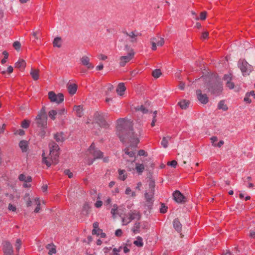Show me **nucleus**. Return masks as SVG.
I'll return each mask as SVG.
<instances>
[{
    "instance_id": "nucleus-1",
    "label": "nucleus",
    "mask_w": 255,
    "mask_h": 255,
    "mask_svg": "<svg viewBox=\"0 0 255 255\" xmlns=\"http://www.w3.org/2000/svg\"><path fill=\"white\" fill-rule=\"evenodd\" d=\"M117 134L123 142L128 140L130 143V146L125 149V154L132 157L135 155V152L130 149L135 148L139 142V137L141 135L142 131L140 128L133 129L132 121L125 119H119L117 121Z\"/></svg>"
},
{
    "instance_id": "nucleus-2",
    "label": "nucleus",
    "mask_w": 255,
    "mask_h": 255,
    "mask_svg": "<svg viewBox=\"0 0 255 255\" xmlns=\"http://www.w3.org/2000/svg\"><path fill=\"white\" fill-rule=\"evenodd\" d=\"M202 79L204 82V87H205L211 93L218 95L222 92V81L217 75L213 74L206 75L203 76Z\"/></svg>"
},
{
    "instance_id": "nucleus-3",
    "label": "nucleus",
    "mask_w": 255,
    "mask_h": 255,
    "mask_svg": "<svg viewBox=\"0 0 255 255\" xmlns=\"http://www.w3.org/2000/svg\"><path fill=\"white\" fill-rule=\"evenodd\" d=\"M103 153L98 148H95V144L92 143L86 152V158L88 165H91L97 159L103 158Z\"/></svg>"
},
{
    "instance_id": "nucleus-4",
    "label": "nucleus",
    "mask_w": 255,
    "mask_h": 255,
    "mask_svg": "<svg viewBox=\"0 0 255 255\" xmlns=\"http://www.w3.org/2000/svg\"><path fill=\"white\" fill-rule=\"evenodd\" d=\"M238 66L241 70L244 76L249 75L250 73L253 70V67L244 59L239 60Z\"/></svg>"
},
{
    "instance_id": "nucleus-5",
    "label": "nucleus",
    "mask_w": 255,
    "mask_h": 255,
    "mask_svg": "<svg viewBox=\"0 0 255 255\" xmlns=\"http://www.w3.org/2000/svg\"><path fill=\"white\" fill-rule=\"evenodd\" d=\"M141 218V215L138 211L134 210L131 211L128 214V217L127 218H124L123 219V223L124 225H127L130 223L132 220L137 219L140 220Z\"/></svg>"
},
{
    "instance_id": "nucleus-6",
    "label": "nucleus",
    "mask_w": 255,
    "mask_h": 255,
    "mask_svg": "<svg viewBox=\"0 0 255 255\" xmlns=\"http://www.w3.org/2000/svg\"><path fill=\"white\" fill-rule=\"evenodd\" d=\"M94 121L101 127L106 128L108 126L102 113L96 112L94 115Z\"/></svg>"
},
{
    "instance_id": "nucleus-7",
    "label": "nucleus",
    "mask_w": 255,
    "mask_h": 255,
    "mask_svg": "<svg viewBox=\"0 0 255 255\" xmlns=\"http://www.w3.org/2000/svg\"><path fill=\"white\" fill-rule=\"evenodd\" d=\"M48 96L51 102L59 104L64 101V96L61 93L56 94L54 92L50 91L48 92Z\"/></svg>"
},
{
    "instance_id": "nucleus-8",
    "label": "nucleus",
    "mask_w": 255,
    "mask_h": 255,
    "mask_svg": "<svg viewBox=\"0 0 255 255\" xmlns=\"http://www.w3.org/2000/svg\"><path fill=\"white\" fill-rule=\"evenodd\" d=\"M49 147L50 148V156L51 157L53 156V160L55 161L56 159L58 158V151L59 150L60 148L57 144L53 141L49 143Z\"/></svg>"
},
{
    "instance_id": "nucleus-9",
    "label": "nucleus",
    "mask_w": 255,
    "mask_h": 255,
    "mask_svg": "<svg viewBox=\"0 0 255 255\" xmlns=\"http://www.w3.org/2000/svg\"><path fill=\"white\" fill-rule=\"evenodd\" d=\"M134 55V52L133 49H130L127 55L122 56L120 58L119 64L121 66H124L127 63L130 61Z\"/></svg>"
},
{
    "instance_id": "nucleus-10",
    "label": "nucleus",
    "mask_w": 255,
    "mask_h": 255,
    "mask_svg": "<svg viewBox=\"0 0 255 255\" xmlns=\"http://www.w3.org/2000/svg\"><path fill=\"white\" fill-rule=\"evenodd\" d=\"M233 73L230 72L229 74L224 75V81L226 82V87L230 90L236 88L235 83L232 82Z\"/></svg>"
},
{
    "instance_id": "nucleus-11",
    "label": "nucleus",
    "mask_w": 255,
    "mask_h": 255,
    "mask_svg": "<svg viewBox=\"0 0 255 255\" xmlns=\"http://www.w3.org/2000/svg\"><path fill=\"white\" fill-rule=\"evenodd\" d=\"M47 117L37 116L35 118V124L37 127L40 128H47Z\"/></svg>"
},
{
    "instance_id": "nucleus-12",
    "label": "nucleus",
    "mask_w": 255,
    "mask_h": 255,
    "mask_svg": "<svg viewBox=\"0 0 255 255\" xmlns=\"http://www.w3.org/2000/svg\"><path fill=\"white\" fill-rule=\"evenodd\" d=\"M42 163L44 164H45L47 167H50V165L52 164H56L58 163V159H56L55 161H54L53 159V156L51 157L50 156V154L48 157H46L45 156V153H43L42 155Z\"/></svg>"
},
{
    "instance_id": "nucleus-13",
    "label": "nucleus",
    "mask_w": 255,
    "mask_h": 255,
    "mask_svg": "<svg viewBox=\"0 0 255 255\" xmlns=\"http://www.w3.org/2000/svg\"><path fill=\"white\" fill-rule=\"evenodd\" d=\"M124 33L128 37L130 42L131 43L136 42L137 41V37L141 35L140 33L136 31H130L129 32L124 31Z\"/></svg>"
},
{
    "instance_id": "nucleus-14",
    "label": "nucleus",
    "mask_w": 255,
    "mask_h": 255,
    "mask_svg": "<svg viewBox=\"0 0 255 255\" xmlns=\"http://www.w3.org/2000/svg\"><path fill=\"white\" fill-rule=\"evenodd\" d=\"M3 250L4 255H11L13 253V250L11 244L7 241L3 243Z\"/></svg>"
},
{
    "instance_id": "nucleus-15",
    "label": "nucleus",
    "mask_w": 255,
    "mask_h": 255,
    "mask_svg": "<svg viewBox=\"0 0 255 255\" xmlns=\"http://www.w3.org/2000/svg\"><path fill=\"white\" fill-rule=\"evenodd\" d=\"M173 196L175 201L178 203H183L186 201L185 197L179 191H175L173 194Z\"/></svg>"
},
{
    "instance_id": "nucleus-16",
    "label": "nucleus",
    "mask_w": 255,
    "mask_h": 255,
    "mask_svg": "<svg viewBox=\"0 0 255 255\" xmlns=\"http://www.w3.org/2000/svg\"><path fill=\"white\" fill-rule=\"evenodd\" d=\"M198 100L202 104H206L208 102V97L206 94H202L201 90L196 91Z\"/></svg>"
},
{
    "instance_id": "nucleus-17",
    "label": "nucleus",
    "mask_w": 255,
    "mask_h": 255,
    "mask_svg": "<svg viewBox=\"0 0 255 255\" xmlns=\"http://www.w3.org/2000/svg\"><path fill=\"white\" fill-rule=\"evenodd\" d=\"M80 61L82 64L86 66L88 69H92L94 68V65L90 62V58L88 56H83Z\"/></svg>"
},
{
    "instance_id": "nucleus-18",
    "label": "nucleus",
    "mask_w": 255,
    "mask_h": 255,
    "mask_svg": "<svg viewBox=\"0 0 255 255\" xmlns=\"http://www.w3.org/2000/svg\"><path fill=\"white\" fill-rule=\"evenodd\" d=\"M154 194V193L149 191L146 192L144 194L146 202H147V206L148 207H150L152 204Z\"/></svg>"
},
{
    "instance_id": "nucleus-19",
    "label": "nucleus",
    "mask_w": 255,
    "mask_h": 255,
    "mask_svg": "<svg viewBox=\"0 0 255 255\" xmlns=\"http://www.w3.org/2000/svg\"><path fill=\"white\" fill-rule=\"evenodd\" d=\"M173 226L175 230L178 233L180 232L182 230V225L180 223L178 219H175L173 222Z\"/></svg>"
},
{
    "instance_id": "nucleus-20",
    "label": "nucleus",
    "mask_w": 255,
    "mask_h": 255,
    "mask_svg": "<svg viewBox=\"0 0 255 255\" xmlns=\"http://www.w3.org/2000/svg\"><path fill=\"white\" fill-rule=\"evenodd\" d=\"M54 137L58 143H62L65 140V137L63 136V133L62 132H57L54 134Z\"/></svg>"
},
{
    "instance_id": "nucleus-21",
    "label": "nucleus",
    "mask_w": 255,
    "mask_h": 255,
    "mask_svg": "<svg viewBox=\"0 0 255 255\" xmlns=\"http://www.w3.org/2000/svg\"><path fill=\"white\" fill-rule=\"evenodd\" d=\"M73 111L79 117H81L83 115V108L81 106H75L73 108Z\"/></svg>"
},
{
    "instance_id": "nucleus-22",
    "label": "nucleus",
    "mask_w": 255,
    "mask_h": 255,
    "mask_svg": "<svg viewBox=\"0 0 255 255\" xmlns=\"http://www.w3.org/2000/svg\"><path fill=\"white\" fill-rule=\"evenodd\" d=\"M126 89V88L124 84L123 83H120L119 84L116 91L119 95L122 96L124 94V92L125 91Z\"/></svg>"
},
{
    "instance_id": "nucleus-23",
    "label": "nucleus",
    "mask_w": 255,
    "mask_h": 255,
    "mask_svg": "<svg viewBox=\"0 0 255 255\" xmlns=\"http://www.w3.org/2000/svg\"><path fill=\"white\" fill-rule=\"evenodd\" d=\"M26 66V62L23 59H19L16 63L15 67L19 69H23Z\"/></svg>"
},
{
    "instance_id": "nucleus-24",
    "label": "nucleus",
    "mask_w": 255,
    "mask_h": 255,
    "mask_svg": "<svg viewBox=\"0 0 255 255\" xmlns=\"http://www.w3.org/2000/svg\"><path fill=\"white\" fill-rule=\"evenodd\" d=\"M19 146L23 152H26L27 150L28 142L26 140H21L19 143Z\"/></svg>"
},
{
    "instance_id": "nucleus-25",
    "label": "nucleus",
    "mask_w": 255,
    "mask_h": 255,
    "mask_svg": "<svg viewBox=\"0 0 255 255\" xmlns=\"http://www.w3.org/2000/svg\"><path fill=\"white\" fill-rule=\"evenodd\" d=\"M30 74L34 80H37L39 78V70L31 68Z\"/></svg>"
},
{
    "instance_id": "nucleus-26",
    "label": "nucleus",
    "mask_w": 255,
    "mask_h": 255,
    "mask_svg": "<svg viewBox=\"0 0 255 255\" xmlns=\"http://www.w3.org/2000/svg\"><path fill=\"white\" fill-rule=\"evenodd\" d=\"M46 248L49 250L48 254L49 255H52L54 254H55L56 252L55 246L53 244H48Z\"/></svg>"
},
{
    "instance_id": "nucleus-27",
    "label": "nucleus",
    "mask_w": 255,
    "mask_h": 255,
    "mask_svg": "<svg viewBox=\"0 0 255 255\" xmlns=\"http://www.w3.org/2000/svg\"><path fill=\"white\" fill-rule=\"evenodd\" d=\"M171 139V136H167L166 137H163L162 140L161 142V144L162 146L166 148L168 147V141Z\"/></svg>"
},
{
    "instance_id": "nucleus-28",
    "label": "nucleus",
    "mask_w": 255,
    "mask_h": 255,
    "mask_svg": "<svg viewBox=\"0 0 255 255\" xmlns=\"http://www.w3.org/2000/svg\"><path fill=\"white\" fill-rule=\"evenodd\" d=\"M189 104L190 103L189 101L183 100L178 102V105L182 109L185 110L189 107Z\"/></svg>"
},
{
    "instance_id": "nucleus-29",
    "label": "nucleus",
    "mask_w": 255,
    "mask_h": 255,
    "mask_svg": "<svg viewBox=\"0 0 255 255\" xmlns=\"http://www.w3.org/2000/svg\"><path fill=\"white\" fill-rule=\"evenodd\" d=\"M68 91L70 94H74L77 91V86L75 84H70L68 85Z\"/></svg>"
},
{
    "instance_id": "nucleus-30",
    "label": "nucleus",
    "mask_w": 255,
    "mask_h": 255,
    "mask_svg": "<svg viewBox=\"0 0 255 255\" xmlns=\"http://www.w3.org/2000/svg\"><path fill=\"white\" fill-rule=\"evenodd\" d=\"M140 223L136 222L131 229L132 232L136 234L140 233Z\"/></svg>"
},
{
    "instance_id": "nucleus-31",
    "label": "nucleus",
    "mask_w": 255,
    "mask_h": 255,
    "mask_svg": "<svg viewBox=\"0 0 255 255\" xmlns=\"http://www.w3.org/2000/svg\"><path fill=\"white\" fill-rule=\"evenodd\" d=\"M133 244L137 247H142L143 243L141 237L138 236L136 238V240L133 242Z\"/></svg>"
},
{
    "instance_id": "nucleus-32",
    "label": "nucleus",
    "mask_w": 255,
    "mask_h": 255,
    "mask_svg": "<svg viewBox=\"0 0 255 255\" xmlns=\"http://www.w3.org/2000/svg\"><path fill=\"white\" fill-rule=\"evenodd\" d=\"M53 44L54 47H60L61 46V38L59 37L55 38L53 42Z\"/></svg>"
},
{
    "instance_id": "nucleus-33",
    "label": "nucleus",
    "mask_w": 255,
    "mask_h": 255,
    "mask_svg": "<svg viewBox=\"0 0 255 255\" xmlns=\"http://www.w3.org/2000/svg\"><path fill=\"white\" fill-rule=\"evenodd\" d=\"M135 169L138 173H141L144 169V166L142 164L136 163Z\"/></svg>"
},
{
    "instance_id": "nucleus-34",
    "label": "nucleus",
    "mask_w": 255,
    "mask_h": 255,
    "mask_svg": "<svg viewBox=\"0 0 255 255\" xmlns=\"http://www.w3.org/2000/svg\"><path fill=\"white\" fill-rule=\"evenodd\" d=\"M126 171L124 170H119V179L121 180H125L127 178V175L125 174Z\"/></svg>"
},
{
    "instance_id": "nucleus-35",
    "label": "nucleus",
    "mask_w": 255,
    "mask_h": 255,
    "mask_svg": "<svg viewBox=\"0 0 255 255\" xmlns=\"http://www.w3.org/2000/svg\"><path fill=\"white\" fill-rule=\"evenodd\" d=\"M24 199L26 202L27 206L29 207L31 205L32 202L30 199L29 197V193H26L24 197Z\"/></svg>"
},
{
    "instance_id": "nucleus-36",
    "label": "nucleus",
    "mask_w": 255,
    "mask_h": 255,
    "mask_svg": "<svg viewBox=\"0 0 255 255\" xmlns=\"http://www.w3.org/2000/svg\"><path fill=\"white\" fill-rule=\"evenodd\" d=\"M34 202L35 203V204L37 205V207L35 208V210H34V212L35 213H38L40 209V200H39V198H36L34 200Z\"/></svg>"
},
{
    "instance_id": "nucleus-37",
    "label": "nucleus",
    "mask_w": 255,
    "mask_h": 255,
    "mask_svg": "<svg viewBox=\"0 0 255 255\" xmlns=\"http://www.w3.org/2000/svg\"><path fill=\"white\" fill-rule=\"evenodd\" d=\"M156 37L157 38L156 45L159 46H162L164 43V38L159 36H156Z\"/></svg>"
},
{
    "instance_id": "nucleus-38",
    "label": "nucleus",
    "mask_w": 255,
    "mask_h": 255,
    "mask_svg": "<svg viewBox=\"0 0 255 255\" xmlns=\"http://www.w3.org/2000/svg\"><path fill=\"white\" fill-rule=\"evenodd\" d=\"M58 114V112L54 110H51L48 113L49 117L53 120H55V116Z\"/></svg>"
},
{
    "instance_id": "nucleus-39",
    "label": "nucleus",
    "mask_w": 255,
    "mask_h": 255,
    "mask_svg": "<svg viewBox=\"0 0 255 255\" xmlns=\"http://www.w3.org/2000/svg\"><path fill=\"white\" fill-rule=\"evenodd\" d=\"M136 111H141L143 114H146L148 112V110L145 108L143 106H138L135 108Z\"/></svg>"
},
{
    "instance_id": "nucleus-40",
    "label": "nucleus",
    "mask_w": 255,
    "mask_h": 255,
    "mask_svg": "<svg viewBox=\"0 0 255 255\" xmlns=\"http://www.w3.org/2000/svg\"><path fill=\"white\" fill-rule=\"evenodd\" d=\"M157 41V38L156 37H152L150 39V42L152 44V49L153 50H155L156 49V42Z\"/></svg>"
},
{
    "instance_id": "nucleus-41",
    "label": "nucleus",
    "mask_w": 255,
    "mask_h": 255,
    "mask_svg": "<svg viewBox=\"0 0 255 255\" xmlns=\"http://www.w3.org/2000/svg\"><path fill=\"white\" fill-rule=\"evenodd\" d=\"M155 182L152 180H150L149 182L148 191L154 193Z\"/></svg>"
},
{
    "instance_id": "nucleus-42",
    "label": "nucleus",
    "mask_w": 255,
    "mask_h": 255,
    "mask_svg": "<svg viewBox=\"0 0 255 255\" xmlns=\"http://www.w3.org/2000/svg\"><path fill=\"white\" fill-rule=\"evenodd\" d=\"M161 75V72L160 69H155L152 72V76L155 78H157L159 77V76Z\"/></svg>"
},
{
    "instance_id": "nucleus-43",
    "label": "nucleus",
    "mask_w": 255,
    "mask_h": 255,
    "mask_svg": "<svg viewBox=\"0 0 255 255\" xmlns=\"http://www.w3.org/2000/svg\"><path fill=\"white\" fill-rule=\"evenodd\" d=\"M30 124V121L27 120H24L22 122L21 127L24 128H28Z\"/></svg>"
},
{
    "instance_id": "nucleus-44",
    "label": "nucleus",
    "mask_w": 255,
    "mask_h": 255,
    "mask_svg": "<svg viewBox=\"0 0 255 255\" xmlns=\"http://www.w3.org/2000/svg\"><path fill=\"white\" fill-rule=\"evenodd\" d=\"M2 54L4 55V58L1 60V62L2 64H3L6 62V59L8 58V54L6 51H3Z\"/></svg>"
},
{
    "instance_id": "nucleus-45",
    "label": "nucleus",
    "mask_w": 255,
    "mask_h": 255,
    "mask_svg": "<svg viewBox=\"0 0 255 255\" xmlns=\"http://www.w3.org/2000/svg\"><path fill=\"white\" fill-rule=\"evenodd\" d=\"M13 46L14 47L15 50H18L20 48L21 44L19 42L16 41L13 43Z\"/></svg>"
},
{
    "instance_id": "nucleus-46",
    "label": "nucleus",
    "mask_w": 255,
    "mask_h": 255,
    "mask_svg": "<svg viewBox=\"0 0 255 255\" xmlns=\"http://www.w3.org/2000/svg\"><path fill=\"white\" fill-rule=\"evenodd\" d=\"M15 248L17 251H19L21 246V241L20 239H17L15 243Z\"/></svg>"
},
{
    "instance_id": "nucleus-47",
    "label": "nucleus",
    "mask_w": 255,
    "mask_h": 255,
    "mask_svg": "<svg viewBox=\"0 0 255 255\" xmlns=\"http://www.w3.org/2000/svg\"><path fill=\"white\" fill-rule=\"evenodd\" d=\"M37 116H40L41 117H47L45 108L43 107L42 109L40 110V112Z\"/></svg>"
},
{
    "instance_id": "nucleus-48",
    "label": "nucleus",
    "mask_w": 255,
    "mask_h": 255,
    "mask_svg": "<svg viewBox=\"0 0 255 255\" xmlns=\"http://www.w3.org/2000/svg\"><path fill=\"white\" fill-rule=\"evenodd\" d=\"M118 207L117 205H114L113 206V208L111 209V213L113 215V216H115L117 213L116 211H117Z\"/></svg>"
},
{
    "instance_id": "nucleus-49",
    "label": "nucleus",
    "mask_w": 255,
    "mask_h": 255,
    "mask_svg": "<svg viewBox=\"0 0 255 255\" xmlns=\"http://www.w3.org/2000/svg\"><path fill=\"white\" fill-rule=\"evenodd\" d=\"M45 128H41L40 131L39 132V135L41 137L43 138L45 136V131L44 130Z\"/></svg>"
},
{
    "instance_id": "nucleus-50",
    "label": "nucleus",
    "mask_w": 255,
    "mask_h": 255,
    "mask_svg": "<svg viewBox=\"0 0 255 255\" xmlns=\"http://www.w3.org/2000/svg\"><path fill=\"white\" fill-rule=\"evenodd\" d=\"M206 16H207V12L206 11L202 12L200 14V19L201 20H205L206 18Z\"/></svg>"
},
{
    "instance_id": "nucleus-51",
    "label": "nucleus",
    "mask_w": 255,
    "mask_h": 255,
    "mask_svg": "<svg viewBox=\"0 0 255 255\" xmlns=\"http://www.w3.org/2000/svg\"><path fill=\"white\" fill-rule=\"evenodd\" d=\"M64 172L66 175H67L68 176L69 178H71L73 177V173L71 172L69 170H65Z\"/></svg>"
},
{
    "instance_id": "nucleus-52",
    "label": "nucleus",
    "mask_w": 255,
    "mask_h": 255,
    "mask_svg": "<svg viewBox=\"0 0 255 255\" xmlns=\"http://www.w3.org/2000/svg\"><path fill=\"white\" fill-rule=\"evenodd\" d=\"M8 209L10 211L14 212L16 211V208L15 206H13L11 203H9L8 206Z\"/></svg>"
},
{
    "instance_id": "nucleus-53",
    "label": "nucleus",
    "mask_w": 255,
    "mask_h": 255,
    "mask_svg": "<svg viewBox=\"0 0 255 255\" xmlns=\"http://www.w3.org/2000/svg\"><path fill=\"white\" fill-rule=\"evenodd\" d=\"M98 235H100L101 238H105L106 237V234L102 232V230H101L100 229H98Z\"/></svg>"
},
{
    "instance_id": "nucleus-54",
    "label": "nucleus",
    "mask_w": 255,
    "mask_h": 255,
    "mask_svg": "<svg viewBox=\"0 0 255 255\" xmlns=\"http://www.w3.org/2000/svg\"><path fill=\"white\" fill-rule=\"evenodd\" d=\"M167 207H166L165 205H163V204H162L161 207L160 209V212L162 213H165L167 212Z\"/></svg>"
},
{
    "instance_id": "nucleus-55",
    "label": "nucleus",
    "mask_w": 255,
    "mask_h": 255,
    "mask_svg": "<svg viewBox=\"0 0 255 255\" xmlns=\"http://www.w3.org/2000/svg\"><path fill=\"white\" fill-rule=\"evenodd\" d=\"M121 249H122L121 247L119 248V249L114 248L113 249L114 255H120L119 254V253L121 251Z\"/></svg>"
},
{
    "instance_id": "nucleus-56",
    "label": "nucleus",
    "mask_w": 255,
    "mask_h": 255,
    "mask_svg": "<svg viewBox=\"0 0 255 255\" xmlns=\"http://www.w3.org/2000/svg\"><path fill=\"white\" fill-rule=\"evenodd\" d=\"M140 228L142 229H147L148 228V223L146 222H142L140 223Z\"/></svg>"
},
{
    "instance_id": "nucleus-57",
    "label": "nucleus",
    "mask_w": 255,
    "mask_h": 255,
    "mask_svg": "<svg viewBox=\"0 0 255 255\" xmlns=\"http://www.w3.org/2000/svg\"><path fill=\"white\" fill-rule=\"evenodd\" d=\"M177 164V162L175 160H172L168 163V165H169L172 167H175Z\"/></svg>"
},
{
    "instance_id": "nucleus-58",
    "label": "nucleus",
    "mask_w": 255,
    "mask_h": 255,
    "mask_svg": "<svg viewBox=\"0 0 255 255\" xmlns=\"http://www.w3.org/2000/svg\"><path fill=\"white\" fill-rule=\"evenodd\" d=\"M211 141L214 146H216L215 142L217 141L218 138L216 136H213L211 138Z\"/></svg>"
},
{
    "instance_id": "nucleus-59",
    "label": "nucleus",
    "mask_w": 255,
    "mask_h": 255,
    "mask_svg": "<svg viewBox=\"0 0 255 255\" xmlns=\"http://www.w3.org/2000/svg\"><path fill=\"white\" fill-rule=\"evenodd\" d=\"M123 233L122 230L121 229H118L116 231L115 235L117 237H120L122 236Z\"/></svg>"
},
{
    "instance_id": "nucleus-60",
    "label": "nucleus",
    "mask_w": 255,
    "mask_h": 255,
    "mask_svg": "<svg viewBox=\"0 0 255 255\" xmlns=\"http://www.w3.org/2000/svg\"><path fill=\"white\" fill-rule=\"evenodd\" d=\"M18 179H19L20 181L25 182L26 179V176H25V175L21 174L20 175H19Z\"/></svg>"
},
{
    "instance_id": "nucleus-61",
    "label": "nucleus",
    "mask_w": 255,
    "mask_h": 255,
    "mask_svg": "<svg viewBox=\"0 0 255 255\" xmlns=\"http://www.w3.org/2000/svg\"><path fill=\"white\" fill-rule=\"evenodd\" d=\"M102 204H103L102 202L100 200H99L96 202L95 205L97 208H100L102 206Z\"/></svg>"
},
{
    "instance_id": "nucleus-62",
    "label": "nucleus",
    "mask_w": 255,
    "mask_h": 255,
    "mask_svg": "<svg viewBox=\"0 0 255 255\" xmlns=\"http://www.w3.org/2000/svg\"><path fill=\"white\" fill-rule=\"evenodd\" d=\"M209 33L207 31H205L202 33V38L203 39H206L208 37Z\"/></svg>"
},
{
    "instance_id": "nucleus-63",
    "label": "nucleus",
    "mask_w": 255,
    "mask_h": 255,
    "mask_svg": "<svg viewBox=\"0 0 255 255\" xmlns=\"http://www.w3.org/2000/svg\"><path fill=\"white\" fill-rule=\"evenodd\" d=\"M138 155L140 156H146V152L143 150H140L138 151Z\"/></svg>"
},
{
    "instance_id": "nucleus-64",
    "label": "nucleus",
    "mask_w": 255,
    "mask_h": 255,
    "mask_svg": "<svg viewBox=\"0 0 255 255\" xmlns=\"http://www.w3.org/2000/svg\"><path fill=\"white\" fill-rule=\"evenodd\" d=\"M99 58L100 60H105L107 58V56L101 54L99 56Z\"/></svg>"
}]
</instances>
